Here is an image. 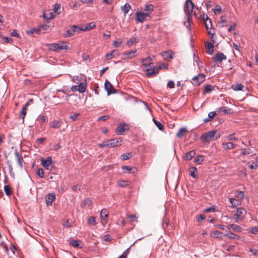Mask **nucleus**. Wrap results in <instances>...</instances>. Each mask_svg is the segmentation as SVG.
I'll return each mask as SVG.
<instances>
[{
    "mask_svg": "<svg viewBox=\"0 0 258 258\" xmlns=\"http://www.w3.org/2000/svg\"><path fill=\"white\" fill-rule=\"evenodd\" d=\"M130 181L128 180H119L117 182V184L118 186L123 187L129 185Z\"/></svg>",
    "mask_w": 258,
    "mask_h": 258,
    "instance_id": "nucleus-26",
    "label": "nucleus"
},
{
    "mask_svg": "<svg viewBox=\"0 0 258 258\" xmlns=\"http://www.w3.org/2000/svg\"><path fill=\"white\" fill-rule=\"evenodd\" d=\"M220 11H221V8L218 5L216 6L215 9L213 11L215 14H219L220 12Z\"/></svg>",
    "mask_w": 258,
    "mask_h": 258,
    "instance_id": "nucleus-62",
    "label": "nucleus"
},
{
    "mask_svg": "<svg viewBox=\"0 0 258 258\" xmlns=\"http://www.w3.org/2000/svg\"><path fill=\"white\" fill-rule=\"evenodd\" d=\"M223 146L224 147L225 149L228 150L234 148L236 145L232 142H229L227 143L223 144Z\"/></svg>",
    "mask_w": 258,
    "mask_h": 258,
    "instance_id": "nucleus-35",
    "label": "nucleus"
},
{
    "mask_svg": "<svg viewBox=\"0 0 258 258\" xmlns=\"http://www.w3.org/2000/svg\"><path fill=\"white\" fill-rule=\"evenodd\" d=\"M127 217L131 219L132 222H138V217L136 215H128Z\"/></svg>",
    "mask_w": 258,
    "mask_h": 258,
    "instance_id": "nucleus-49",
    "label": "nucleus"
},
{
    "mask_svg": "<svg viewBox=\"0 0 258 258\" xmlns=\"http://www.w3.org/2000/svg\"><path fill=\"white\" fill-rule=\"evenodd\" d=\"M221 137L220 135L217 134V131L213 130L203 134L201 139L204 142H209L212 140H215Z\"/></svg>",
    "mask_w": 258,
    "mask_h": 258,
    "instance_id": "nucleus-2",
    "label": "nucleus"
},
{
    "mask_svg": "<svg viewBox=\"0 0 258 258\" xmlns=\"http://www.w3.org/2000/svg\"><path fill=\"white\" fill-rule=\"evenodd\" d=\"M235 197L242 200L244 198V193L243 191H237L235 194Z\"/></svg>",
    "mask_w": 258,
    "mask_h": 258,
    "instance_id": "nucleus-48",
    "label": "nucleus"
},
{
    "mask_svg": "<svg viewBox=\"0 0 258 258\" xmlns=\"http://www.w3.org/2000/svg\"><path fill=\"white\" fill-rule=\"evenodd\" d=\"M162 56L164 59L168 60L172 58L171 52H164L162 53Z\"/></svg>",
    "mask_w": 258,
    "mask_h": 258,
    "instance_id": "nucleus-34",
    "label": "nucleus"
},
{
    "mask_svg": "<svg viewBox=\"0 0 258 258\" xmlns=\"http://www.w3.org/2000/svg\"><path fill=\"white\" fill-rule=\"evenodd\" d=\"M136 51V50L126 51L124 53L123 55L126 56V58H131L135 56V54Z\"/></svg>",
    "mask_w": 258,
    "mask_h": 258,
    "instance_id": "nucleus-29",
    "label": "nucleus"
},
{
    "mask_svg": "<svg viewBox=\"0 0 258 258\" xmlns=\"http://www.w3.org/2000/svg\"><path fill=\"white\" fill-rule=\"evenodd\" d=\"M121 140L119 138L107 140L98 145V146L102 148L104 147L113 148L120 145Z\"/></svg>",
    "mask_w": 258,
    "mask_h": 258,
    "instance_id": "nucleus-1",
    "label": "nucleus"
},
{
    "mask_svg": "<svg viewBox=\"0 0 258 258\" xmlns=\"http://www.w3.org/2000/svg\"><path fill=\"white\" fill-rule=\"evenodd\" d=\"M219 23L220 24L221 27H222L227 26L228 25V22L226 20L225 16L221 17V20Z\"/></svg>",
    "mask_w": 258,
    "mask_h": 258,
    "instance_id": "nucleus-42",
    "label": "nucleus"
},
{
    "mask_svg": "<svg viewBox=\"0 0 258 258\" xmlns=\"http://www.w3.org/2000/svg\"><path fill=\"white\" fill-rule=\"evenodd\" d=\"M105 89L107 91L108 95L115 93L116 92L115 89L112 86V84L108 81H106L104 85Z\"/></svg>",
    "mask_w": 258,
    "mask_h": 258,
    "instance_id": "nucleus-10",
    "label": "nucleus"
},
{
    "mask_svg": "<svg viewBox=\"0 0 258 258\" xmlns=\"http://www.w3.org/2000/svg\"><path fill=\"white\" fill-rule=\"evenodd\" d=\"M122 168L125 172H132V170H133V168L128 166H123L122 167Z\"/></svg>",
    "mask_w": 258,
    "mask_h": 258,
    "instance_id": "nucleus-54",
    "label": "nucleus"
},
{
    "mask_svg": "<svg viewBox=\"0 0 258 258\" xmlns=\"http://www.w3.org/2000/svg\"><path fill=\"white\" fill-rule=\"evenodd\" d=\"M153 121L155 124L156 125V126L160 130L162 131L163 130L164 126L160 122L157 121L155 119H153Z\"/></svg>",
    "mask_w": 258,
    "mask_h": 258,
    "instance_id": "nucleus-52",
    "label": "nucleus"
},
{
    "mask_svg": "<svg viewBox=\"0 0 258 258\" xmlns=\"http://www.w3.org/2000/svg\"><path fill=\"white\" fill-rule=\"evenodd\" d=\"M192 171H190V175L194 177V178H196L197 175L196 174V172H197V168L196 167H193L192 169Z\"/></svg>",
    "mask_w": 258,
    "mask_h": 258,
    "instance_id": "nucleus-61",
    "label": "nucleus"
},
{
    "mask_svg": "<svg viewBox=\"0 0 258 258\" xmlns=\"http://www.w3.org/2000/svg\"><path fill=\"white\" fill-rule=\"evenodd\" d=\"M167 86L170 88H174V82L173 81H169L167 84Z\"/></svg>",
    "mask_w": 258,
    "mask_h": 258,
    "instance_id": "nucleus-64",
    "label": "nucleus"
},
{
    "mask_svg": "<svg viewBox=\"0 0 258 258\" xmlns=\"http://www.w3.org/2000/svg\"><path fill=\"white\" fill-rule=\"evenodd\" d=\"M131 8V7L128 4H126L123 7H122L121 10L124 15H126L128 13Z\"/></svg>",
    "mask_w": 258,
    "mask_h": 258,
    "instance_id": "nucleus-37",
    "label": "nucleus"
},
{
    "mask_svg": "<svg viewBox=\"0 0 258 258\" xmlns=\"http://www.w3.org/2000/svg\"><path fill=\"white\" fill-rule=\"evenodd\" d=\"M50 50L57 51L59 50H67L68 46L65 44L64 42H61L59 43H51L47 45Z\"/></svg>",
    "mask_w": 258,
    "mask_h": 258,
    "instance_id": "nucleus-3",
    "label": "nucleus"
},
{
    "mask_svg": "<svg viewBox=\"0 0 258 258\" xmlns=\"http://www.w3.org/2000/svg\"><path fill=\"white\" fill-rule=\"evenodd\" d=\"M80 114L79 113H75L70 116V118L72 119V120L75 121L77 119L78 117L79 116Z\"/></svg>",
    "mask_w": 258,
    "mask_h": 258,
    "instance_id": "nucleus-60",
    "label": "nucleus"
},
{
    "mask_svg": "<svg viewBox=\"0 0 258 258\" xmlns=\"http://www.w3.org/2000/svg\"><path fill=\"white\" fill-rule=\"evenodd\" d=\"M62 124V122L61 121L53 120L50 123V125L52 128H59Z\"/></svg>",
    "mask_w": 258,
    "mask_h": 258,
    "instance_id": "nucleus-18",
    "label": "nucleus"
},
{
    "mask_svg": "<svg viewBox=\"0 0 258 258\" xmlns=\"http://www.w3.org/2000/svg\"><path fill=\"white\" fill-rule=\"evenodd\" d=\"M108 211L105 209L102 210L100 212V217H101V221H102V223L104 222L103 220H105L108 217Z\"/></svg>",
    "mask_w": 258,
    "mask_h": 258,
    "instance_id": "nucleus-20",
    "label": "nucleus"
},
{
    "mask_svg": "<svg viewBox=\"0 0 258 258\" xmlns=\"http://www.w3.org/2000/svg\"><path fill=\"white\" fill-rule=\"evenodd\" d=\"M201 19L205 22V26L207 30L209 29V25L207 24V21H209V23L211 24V21L209 19L208 16L205 14H203L201 15Z\"/></svg>",
    "mask_w": 258,
    "mask_h": 258,
    "instance_id": "nucleus-23",
    "label": "nucleus"
},
{
    "mask_svg": "<svg viewBox=\"0 0 258 258\" xmlns=\"http://www.w3.org/2000/svg\"><path fill=\"white\" fill-rule=\"evenodd\" d=\"M194 6V4L191 0L186 1L184 7V11L186 15H190L192 14Z\"/></svg>",
    "mask_w": 258,
    "mask_h": 258,
    "instance_id": "nucleus-7",
    "label": "nucleus"
},
{
    "mask_svg": "<svg viewBox=\"0 0 258 258\" xmlns=\"http://www.w3.org/2000/svg\"><path fill=\"white\" fill-rule=\"evenodd\" d=\"M230 228H231V229H232L234 231H235L236 232H240V231H241V228L240 227V226L235 225L234 224H230L228 226V229H229Z\"/></svg>",
    "mask_w": 258,
    "mask_h": 258,
    "instance_id": "nucleus-39",
    "label": "nucleus"
},
{
    "mask_svg": "<svg viewBox=\"0 0 258 258\" xmlns=\"http://www.w3.org/2000/svg\"><path fill=\"white\" fill-rule=\"evenodd\" d=\"M168 67V64L164 63L160 64V66H159L157 70H159L160 69H167Z\"/></svg>",
    "mask_w": 258,
    "mask_h": 258,
    "instance_id": "nucleus-63",
    "label": "nucleus"
},
{
    "mask_svg": "<svg viewBox=\"0 0 258 258\" xmlns=\"http://www.w3.org/2000/svg\"><path fill=\"white\" fill-rule=\"evenodd\" d=\"M96 219L95 217H90L88 218V224L89 225L94 226L96 224Z\"/></svg>",
    "mask_w": 258,
    "mask_h": 258,
    "instance_id": "nucleus-45",
    "label": "nucleus"
},
{
    "mask_svg": "<svg viewBox=\"0 0 258 258\" xmlns=\"http://www.w3.org/2000/svg\"><path fill=\"white\" fill-rule=\"evenodd\" d=\"M60 10V5L58 4H56L53 8V12L55 13H56L57 14H60V12L59 11Z\"/></svg>",
    "mask_w": 258,
    "mask_h": 258,
    "instance_id": "nucleus-50",
    "label": "nucleus"
},
{
    "mask_svg": "<svg viewBox=\"0 0 258 258\" xmlns=\"http://www.w3.org/2000/svg\"><path fill=\"white\" fill-rule=\"evenodd\" d=\"M15 155L19 167L22 168L23 166V162L24 161L22 155L20 154L18 151L17 150H16L15 152Z\"/></svg>",
    "mask_w": 258,
    "mask_h": 258,
    "instance_id": "nucleus-12",
    "label": "nucleus"
},
{
    "mask_svg": "<svg viewBox=\"0 0 258 258\" xmlns=\"http://www.w3.org/2000/svg\"><path fill=\"white\" fill-rule=\"evenodd\" d=\"M96 25L95 23L91 22V23L87 24L84 28L80 29V30L84 31H88V30H91L92 29L95 28L96 27Z\"/></svg>",
    "mask_w": 258,
    "mask_h": 258,
    "instance_id": "nucleus-19",
    "label": "nucleus"
},
{
    "mask_svg": "<svg viewBox=\"0 0 258 258\" xmlns=\"http://www.w3.org/2000/svg\"><path fill=\"white\" fill-rule=\"evenodd\" d=\"M4 190L6 194L8 196H9L11 194V187L9 185H5L4 186Z\"/></svg>",
    "mask_w": 258,
    "mask_h": 258,
    "instance_id": "nucleus-53",
    "label": "nucleus"
},
{
    "mask_svg": "<svg viewBox=\"0 0 258 258\" xmlns=\"http://www.w3.org/2000/svg\"><path fill=\"white\" fill-rule=\"evenodd\" d=\"M241 154L244 155L249 154L251 153L250 150L248 149H241Z\"/></svg>",
    "mask_w": 258,
    "mask_h": 258,
    "instance_id": "nucleus-56",
    "label": "nucleus"
},
{
    "mask_svg": "<svg viewBox=\"0 0 258 258\" xmlns=\"http://www.w3.org/2000/svg\"><path fill=\"white\" fill-rule=\"evenodd\" d=\"M187 132V130L185 128H181L179 130V131L176 134V136L178 138H182L183 135L185 134V133Z\"/></svg>",
    "mask_w": 258,
    "mask_h": 258,
    "instance_id": "nucleus-36",
    "label": "nucleus"
},
{
    "mask_svg": "<svg viewBox=\"0 0 258 258\" xmlns=\"http://www.w3.org/2000/svg\"><path fill=\"white\" fill-rule=\"evenodd\" d=\"M118 53L116 50H112L110 53H107L106 54L105 57L106 59H111L112 57H114L116 55H118Z\"/></svg>",
    "mask_w": 258,
    "mask_h": 258,
    "instance_id": "nucleus-24",
    "label": "nucleus"
},
{
    "mask_svg": "<svg viewBox=\"0 0 258 258\" xmlns=\"http://www.w3.org/2000/svg\"><path fill=\"white\" fill-rule=\"evenodd\" d=\"M226 58L227 56L221 52L217 53L213 58L214 60L218 62H221L222 60L226 59Z\"/></svg>",
    "mask_w": 258,
    "mask_h": 258,
    "instance_id": "nucleus-13",
    "label": "nucleus"
},
{
    "mask_svg": "<svg viewBox=\"0 0 258 258\" xmlns=\"http://www.w3.org/2000/svg\"><path fill=\"white\" fill-rule=\"evenodd\" d=\"M91 204L92 202L89 198L86 199L83 201V204L84 207H89L90 206H91Z\"/></svg>",
    "mask_w": 258,
    "mask_h": 258,
    "instance_id": "nucleus-46",
    "label": "nucleus"
},
{
    "mask_svg": "<svg viewBox=\"0 0 258 258\" xmlns=\"http://www.w3.org/2000/svg\"><path fill=\"white\" fill-rule=\"evenodd\" d=\"M244 86L242 84H236L232 85V88L235 91H241Z\"/></svg>",
    "mask_w": 258,
    "mask_h": 258,
    "instance_id": "nucleus-38",
    "label": "nucleus"
},
{
    "mask_svg": "<svg viewBox=\"0 0 258 258\" xmlns=\"http://www.w3.org/2000/svg\"><path fill=\"white\" fill-rule=\"evenodd\" d=\"M77 30H78V31L80 30V29L78 28V26H72L70 29L67 30V35L66 36L70 37L73 36Z\"/></svg>",
    "mask_w": 258,
    "mask_h": 258,
    "instance_id": "nucleus-14",
    "label": "nucleus"
},
{
    "mask_svg": "<svg viewBox=\"0 0 258 258\" xmlns=\"http://www.w3.org/2000/svg\"><path fill=\"white\" fill-rule=\"evenodd\" d=\"M215 89V87L211 85H206L205 86L204 93H209Z\"/></svg>",
    "mask_w": 258,
    "mask_h": 258,
    "instance_id": "nucleus-28",
    "label": "nucleus"
},
{
    "mask_svg": "<svg viewBox=\"0 0 258 258\" xmlns=\"http://www.w3.org/2000/svg\"><path fill=\"white\" fill-rule=\"evenodd\" d=\"M109 117H110V116L108 115H106L102 116L99 117L97 119V121H99L100 120L104 121V120H106L108 119V118H109Z\"/></svg>",
    "mask_w": 258,
    "mask_h": 258,
    "instance_id": "nucleus-58",
    "label": "nucleus"
},
{
    "mask_svg": "<svg viewBox=\"0 0 258 258\" xmlns=\"http://www.w3.org/2000/svg\"><path fill=\"white\" fill-rule=\"evenodd\" d=\"M222 232L219 231H214L211 233V235L216 238H222Z\"/></svg>",
    "mask_w": 258,
    "mask_h": 258,
    "instance_id": "nucleus-44",
    "label": "nucleus"
},
{
    "mask_svg": "<svg viewBox=\"0 0 258 258\" xmlns=\"http://www.w3.org/2000/svg\"><path fill=\"white\" fill-rule=\"evenodd\" d=\"M33 100L32 99H30L22 107L21 112L19 113V117L22 120L23 123H24L25 117L27 113V110L28 106L32 103H33Z\"/></svg>",
    "mask_w": 258,
    "mask_h": 258,
    "instance_id": "nucleus-5",
    "label": "nucleus"
},
{
    "mask_svg": "<svg viewBox=\"0 0 258 258\" xmlns=\"http://www.w3.org/2000/svg\"><path fill=\"white\" fill-rule=\"evenodd\" d=\"M205 77L204 74H199L192 78L191 83L194 85L198 86L205 81Z\"/></svg>",
    "mask_w": 258,
    "mask_h": 258,
    "instance_id": "nucleus-6",
    "label": "nucleus"
},
{
    "mask_svg": "<svg viewBox=\"0 0 258 258\" xmlns=\"http://www.w3.org/2000/svg\"><path fill=\"white\" fill-rule=\"evenodd\" d=\"M41 163L43 166L47 170L51 169L52 161L51 160V157H49L47 159L42 158L41 159Z\"/></svg>",
    "mask_w": 258,
    "mask_h": 258,
    "instance_id": "nucleus-8",
    "label": "nucleus"
},
{
    "mask_svg": "<svg viewBox=\"0 0 258 258\" xmlns=\"http://www.w3.org/2000/svg\"><path fill=\"white\" fill-rule=\"evenodd\" d=\"M147 72L146 76L147 77H151L153 76H155L158 73V70L157 69H151L147 68L146 70Z\"/></svg>",
    "mask_w": 258,
    "mask_h": 258,
    "instance_id": "nucleus-15",
    "label": "nucleus"
},
{
    "mask_svg": "<svg viewBox=\"0 0 258 258\" xmlns=\"http://www.w3.org/2000/svg\"><path fill=\"white\" fill-rule=\"evenodd\" d=\"M136 16L137 22L143 23L146 20L147 17H148V14L139 12L136 13Z\"/></svg>",
    "mask_w": 258,
    "mask_h": 258,
    "instance_id": "nucleus-9",
    "label": "nucleus"
},
{
    "mask_svg": "<svg viewBox=\"0 0 258 258\" xmlns=\"http://www.w3.org/2000/svg\"><path fill=\"white\" fill-rule=\"evenodd\" d=\"M206 49H207L208 53L210 54H212L214 51V44L211 42H206L205 44Z\"/></svg>",
    "mask_w": 258,
    "mask_h": 258,
    "instance_id": "nucleus-17",
    "label": "nucleus"
},
{
    "mask_svg": "<svg viewBox=\"0 0 258 258\" xmlns=\"http://www.w3.org/2000/svg\"><path fill=\"white\" fill-rule=\"evenodd\" d=\"M229 202L231 204V207L232 208H235V207L239 205L240 204L238 200L232 198L229 199Z\"/></svg>",
    "mask_w": 258,
    "mask_h": 258,
    "instance_id": "nucleus-22",
    "label": "nucleus"
},
{
    "mask_svg": "<svg viewBox=\"0 0 258 258\" xmlns=\"http://www.w3.org/2000/svg\"><path fill=\"white\" fill-rule=\"evenodd\" d=\"M217 111L218 113L226 114L231 113V109L223 106L218 108Z\"/></svg>",
    "mask_w": 258,
    "mask_h": 258,
    "instance_id": "nucleus-16",
    "label": "nucleus"
},
{
    "mask_svg": "<svg viewBox=\"0 0 258 258\" xmlns=\"http://www.w3.org/2000/svg\"><path fill=\"white\" fill-rule=\"evenodd\" d=\"M227 138L229 141H236L237 140V138H236L234 134H230L228 137Z\"/></svg>",
    "mask_w": 258,
    "mask_h": 258,
    "instance_id": "nucleus-59",
    "label": "nucleus"
},
{
    "mask_svg": "<svg viewBox=\"0 0 258 258\" xmlns=\"http://www.w3.org/2000/svg\"><path fill=\"white\" fill-rule=\"evenodd\" d=\"M204 159V157L203 156H198L194 159V162L198 164H201Z\"/></svg>",
    "mask_w": 258,
    "mask_h": 258,
    "instance_id": "nucleus-41",
    "label": "nucleus"
},
{
    "mask_svg": "<svg viewBox=\"0 0 258 258\" xmlns=\"http://www.w3.org/2000/svg\"><path fill=\"white\" fill-rule=\"evenodd\" d=\"M215 211H216V210H215V207L214 206H212L210 208H206L204 210V212L205 213H208V212H213Z\"/></svg>",
    "mask_w": 258,
    "mask_h": 258,
    "instance_id": "nucleus-55",
    "label": "nucleus"
},
{
    "mask_svg": "<svg viewBox=\"0 0 258 258\" xmlns=\"http://www.w3.org/2000/svg\"><path fill=\"white\" fill-rule=\"evenodd\" d=\"M226 236H227L229 238L231 239H237L238 238V236L232 233V232L228 231L227 234Z\"/></svg>",
    "mask_w": 258,
    "mask_h": 258,
    "instance_id": "nucleus-51",
    "label": "nucleus"
},
{
    "mask_svg": "<svg viewBox=\"0 0 258 258\" xmlns=\"http://www.w3.org/2000/svg\"><path fill=\"white\" fill-rule=\"evenodd\" d=\"M138 42V39L137 37H134L129 39L127 42V44L128 46H132L134 44Z\"/></svg>",
    "mask_w": 258,
    "mask_h": 258,
    "instance_id": "nucleus-43",
    "label": "nucleus"
},
{
    "mask_svg": "<svg viewBox=\"0 0 258 258\" xmlns=\"http://www.w3.org/2000/svg\"><path fill=\"white\" fill-rule=\"evenodd\" d=\"M55 199V195L54 193L48 194L45 198L46 204L47 206H51L52 203Z\"/></svg>",
    "mask_w": 258,
    "mask_h": 258,
    "instance_id": "nucleus-11",
    "label": "nucleus"
},
{
    "mask_svg": "<svg viewBox=\"0 0 258 258\" xmlns=\"http://www.w3.org/2000/svg\"><path fill=\"white\" fill-rule=\"evenodd\" d=\"M78 86V91L80 93H84L86 91V84L85 83H81Z\"/></svg>",
    "mask_w": 258,
    "mask_h": 258,
    "instance_id": "nucleus-25",
    "label": "nucleus"
},
{
    "mask_svg": "<svg viewBox=\"0 0 258 258\" xmlns=\"http://www.w3.org/2000/svg\"><path fill=\"white\" fill-rule=\"evenodd\" d=\"M152 60V58L151 57H148L146 58L143 59L142 60V62L143 65L145 66L146 67H148V66L151 67V66H153V63L152 62H149L148 63H147V61H150Z\"/></svg>",
    "mask_w": 258,
    "mask_h": 258,
    "instance_id": "nucleus-21",
    "label": "nucleus"
},
{
    "mask_svg": "<svg viewBox=\"0 0 258 258\" xmlns=\"http://www.w3.org/2000/svg\"><path fill=\"white\" fill-rule=\"evenodd\" d=\"M154 10V6L152 5H149L146 6V8L144 10V13L145 14H148V16Z\"/></svg>",
    "mask_w": 258,
    "mask_h": 258,
    "instance_id": "nucleus-30",
    "label": "nucleus"
},
{
    "mask_svg": "<svg viewBox=\"0 0 258 258\" xmlns=\"http://www.w3.org/2000/svg\"><path fill=\"white\" fill-rule=\"evenodd\" d=\"M196 155L195 151L192 150L187 152L185 157V159L187 160H191Z\"/></svg>",
    "mask_w": 258,
    "mask_h": 258,
    "instance_id": "nucleus-32",
    "label": "nucleus"
},
{
    "mask_svg": "<svg viewBox=\"0 0 258 258\" xmlns=\"http://www.w3.org/2000/svg\"><path fill=\"white\" fill-rule=\"evenodd\" d=\"M246 211L242 208H238L237 209L236 213L232 216V218L234 220L235 222H238L239 221L242 220L244 218Z\"/></svg>",
    "mask_w": 258,
    "mask_h": 258,
    "instance_id": "nucleus-4",
    "label": "nucleus"
},
{
    "mask_svg": "<svg viewBox=\"0 0 258 258\" xmlns=\"http://www.w3.org/2000/svg\"><path fill=\"white\" fill-rule=\"evenodd\" d=\"M125 125H120L116 128V133L118 135H121L125 132Z\"/></svg>",
    "mask_w": 258,
    "mask_h": 258,
    "instance_id": "nucleus-40",
    "label": "nucleus"
},
{
    "mask_svg": "<svg viewBox=\"0 0 258 258\" xmlns=\"http://www.w3.org/2000/svg\"><path fill=\"white\" fill-rule=\"evenodd\" d=\"M216 115V113L215 111H212L209 113L208 114V118H205L204 120L205 122H207L211 120V119L214 118Z\"/></svg>",
    "mask_w": 258,
    "mask_h": 258,
    "instance_id": "nucleus-31",
    "label": "nucleus"
},
{
    "mask_svg": "<svg viewBox=\"0 0 258 258\" xmlns=\"http://www.w3.org/2000/svg\"><path fill=\"white\" fill-rule=\"evenodd\" d=\"M37 174L40 178H43L44 177V171L43 169L39 168L37 170Z\"/></svg>",
    "mask_w": 258,
    "mask_h": 258,
    "instance_id": "nucleus-57",
    "label": "nucleus"
},
{
    "mask_svg": "<svg viewBox=\"0 0 258 258\" xmlns=\"http://www.w3.org/2000/svg\"><path fill=\"white\" fill-rule=\"evenodd\" d=\"M132 157V153H128L126 154H123L121 156V159L122 160H126L128 159H130Z\"/></svg>",
    "mask_w": 258,
    "mask_h": 258,
    "instance_id": "nucleus-47",
    "label": "nucleus"
},
{
    "mask_svg": "<svg viewBox=\"0 0 258 258\" xmlns=\"http://www.w3.org/2000/svg\"><path fill=\"white\" fill-rule=\"evenodd\" d=\"M71 245L74 247L81 248L82 242L80 240H73L71 241Z\"/></svg>",
    "mask_w": 258,
    "mask_h": 258,
    "instance_id": "nucleus-27",
    "label": "nucleus"
},
{
    "mask_svg": "<svg viewBox=\"0 0 258 258\" xmlns=\"http://www.w3.org/2000/svg\"><path fill=\"white\" fill-rule=\"evenodd\" d=\"M43 17L46 20H49L54 18L55 16L52 13L49 12L47 14L44 13L43 14Z\"/></svg>",
    "mask_w": 258,
    "mask_h": 258,
    "instance_id": "nucleus-33",
    "label": "nucleus"
}]
</instances>
